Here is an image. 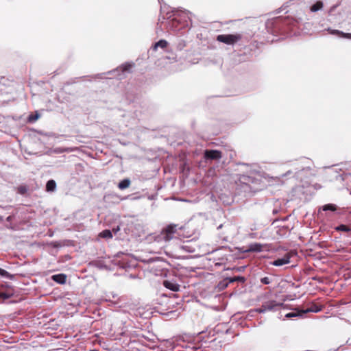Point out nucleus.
<instances>
[{"mask_svg":"<svg viewBox=\"0 0 351 351\" xmlns=\"http://www.w3.org/2000/svg\"><path fill=\"white\" fill-rule=\"evenodd\" d=\"M283 303L278 302L276 300H268L264 302L260 308L254 310L255 312L258 313H264L267 311H276L281 308Z\"/></svg>","mask_w":351,"mask_h":351,"instance_id":"1","label":"nucleus"},{"mask_svg":"<svg viewBox=\"0 0 351 351\" xmlns=\"http://www.w3.org/2000/svg\"><path fill=\"white\" fill-rule=\"evenodd\" d=\"M242 36L241 34H220L217 37V40L227 45H234L241 40Z\"/></svg>","mask_w":351,"mask_h":351,"instance_id":"2","label":"nucleus"},{"mask_svg":"<svg viewBox=\"0 0 351 351\" xmlns=\"http://www.w3.org/2000/svg\"><path fill=\"white\" fill-rule=\"evenodd\" d=\"M176 232V225L170 224L165 228L161 232L162 239L165 241L171 240Z\"/></svg>","mask_w":351,"mask_h":351,"instance_id":"3","label":"nucleus"},{"mask_svg":"<svg viewBox=\"0 0 351 351\" xmlns=\"http://www.w3.org/2000/svg\"><path fill=\"white\" fill-rule=\"evenodd\" d=\"M204 157L206 160H219L222 157V153L219 150L206 149L204 152Z\"/></svg>","mask_w":351,"mask_h":351,"instance_id":"4","label":"nucleus"},{"mask_svg":"<svg viewBox=\"0 0 351 351\" xmlns=\"http://www.w3.org/2000/svg\"><path fill=\"white\" fill-rule=\"evenodd\" d=\"M291 257V254L287 253L286 254H285V256L282 258H278V259L271 262L270 264L274 266H277V267L282 266L285 264L289 263Z\"/></svg>","mask_w":351,"mask_h":351,"instance_id":"5","label":"nucleus"},{"mask_svg":"<svg viewBox=\"0 0 351 351\" xmlns=\"http://www.w3.org/2000/svg\"><path fill=\"white\" fill-rule=\"evenodd\" d=\"M162 285L165 288L173 291H178L180 289V285L175 281L165 280Z\"/></svg>","mask_w":351,"mask_h":351,"instance_id":"6","label":"nucleus"},{"mask_svg":"<svg viewBox=\"0 0 351 351\" xmlns=\"http://www.w3.org/2000/svg\"><path fill=\"white\" fill-rule=\"evenodd\" d=\"M263 245L258 243H254L248 246V249L245 250L247 252H260L263 250Z\"/></svg>","mask_w":351,"mask_h":351,"instance_id":"7","label":"nucleus"},{"mask_svg":"<svg viewBox=\"0 0 351 351\" xmlns=\"http://www.w3.org/2000/svg\"><path fill=\"white\" fill-rule=\"evenodd\" d=\"M328 31L330 34L337 35L344 38L351 39V33H344L337 29H328Z\"/></svg>","mask_w":351,"mask_h":351,"instance_id":"8","label":"nucleus"},{"mask_svg":"<svg viewBox=\"0 0 351 351\" xmlns=\"http://www.w3.org/2000/svg\"><path fill=\"white\" fill-rule=\"evenodd\" d=\"M51 279L57 283L64 285L66 280V276L64 274L53 275Z\"/></svg>","mask_w":351,"mask_h":351,"instance_id":"9","label":"nucleus"},{"mask_svg":"<svg viewBox=\"0 0 351 351\" xmlns=\"http://www.w3.org/2000/svg\"><path fill=\"white\" fill-rule=\"evenodd\" d=\"M56 183L53 180H50L47 182L46 191L47 192H53L56 190Z\"/></svg>","mask_w":351,"mask_h":351,"instance_id":"10","label":"nucleus"},{"mask_svg":"<svg viewBox=\"0 0 351 351\" xmlns=\"http://www.w3.org/2000/svg\"><path fill=\"white\" fill-rule=\"evenodd\" d=\"M130 183H131L130 180L128 178H126V179L121 180L119 183L118 187L119 189L123 190V189L128 188L130 185Z\"/></svg>","mask_w":351,"mask_h":351,"instance_id":"11","label":"nucleus"},{"mask_svg":"<svg viewBox=\"0 0 351 351\" xmlns=\"http://www.w3.org/2000/svg\"><path fill=\"white\" fill-rule=\"evenodd\" d=\"M323 3L321 1H317L315 3H314L311 7L310 8V10L313 12H315L323 8Z\"/></svg>","mask_w":351,"mask_h":351,"instance_id":"12","label":"nucleus"},{"mask_svg":"<svg viewBox=\"0 0 351 351\" xmlns=\"http://www.w3.org/2000/svg\"><path fill=\"white\" fill-rule=\"evenodd\" d=\"M167 45L168 43L165 40H160L159 41L155 43L154 46V49L156 50L158 47L165 49L167 47Z\"/></svg>","mask_w":351,"mask_h":351,"instance_id":"13","label":"nucleus"},{"mask_svg":"<svg viewBox=\"0 0 351 351\" xmlns=\"http://www.w3.org/2000/svg\"><path fill=\"white\" fill-rule=\"evenodd\" d=\"M99 237L102 238L110 239L112 237V234L110 230H105L99 233Z\"/></svg>","mask_w":351,"mask_h":351,"instance_id":"14","label":"nucleus"},{"mask_svg":"<svg viewBox=\"0 0 351 351\" xmlns=\"http://www.w3.org/2000/svg\"><path fill=\"white\" fill-rule=\"evenodd\" d=\"M335 230L337 231H342V232H350L351 230V228H350V226H348L347 225L341 224V225H339L337 227H336Z\"/></svg>","mask_w":351,"mask_h":351,"instance_id":"15","label":"nucleus"},{"mask_svg":"<svg viewBox=\"0 0 351 351\" xmlns=\"http://www.w3.org/2000/svg\"><path fill=\"white\" fill-rule=\"evenodd\" d=\"M227 280H228V282H230V283H232V282H234L236 281L243 282L245 280V278L243 276H235V277H232V278H227Z\"/></svg>","mask_w":351,"mask_h":351,"instance_id":"16","label":"nucleus"},{"mask_svg":"<svg viewBox=\"0 0 351 351\" xmlns=\"http://www.w3.org/2000/svg\"><path fill=\"white\" fill-rule=\"evenodd\" d=\"M324 210H331V211H335L337 210V206L335 204H326L323 206Z\"/></svg>","mask_w":351,"mask_h":351,"instance_id":"17","label":"nucleus"},{"mask_svg":"<svg viewBox=\"0 0 351 351\" xmlns=\"http://www.w3.org/2000/svg\"><path fill=\"white\" fill-rule=\"evenodd\" d=\"M17 191L19 193L21 194V195H24L27 193V188L26 186H19L18 188H17Z\"/></svg>","mask_w":351,"mask_h":351,"instance_id":"18","label":"nucleus"},{"mask_svg":"<svg viewBox=\"0 0 351 351\" xmlns=\"http://www.w3.org/2000/svg\"><path fill=\"white\" fill-rule=\"evenodd\" d=\"M132 67V64L126 63L122 66V71H128L130 70V69Z\"/></svg>","mask_w":351,"mask_h":351,"instance_id":"19","label":"nucleus"},{"mask_svg":"<svg viewBox=\"0 0 351 351\" xmlns=\"http://www.w3.org/2000/svg\"><path fill=\"white\" fill-rule=\"evenodd\" d=\"M0 275L8 278L11 277V275L6 270L1 268H0Z\"/></svg>","mask_w":351,"mask_h":351,"instance_id":"20","label":"nucleus"},{"mask_svg":"<svg viewBox=\"0 0 351 351\" xmlns=\"http://www.w3.org/2000/svg\"><path fill=\"white\" fill-rule=\"evenodd\" d=\"M261 282L264 285H269L271 280L268 277H264L261 279Z\"/></svg>","mask_w":351,"mask_h":351,"instance_id":"21","label":"nucleus"},{"mask_svg":"<svg viewBox=\"0 0 351 351\" xmlns=\"http://www.w3.org/2000/svg\"><path fill=\"white\" fill-rule=\"evenodd\" d=\"M39 115L36 114L35 116L32 117V114L30 115L28 118V120L29 122H32L33 121H36L38 118Z\"/></svg>","mask_w":351,"mask_h":351,"instance_id":"22","label":"nucleus"},{"mask_svg":"<svg viewBox=\"0 0 351 351\" xmlns=\"http://www.w3.org/2000/svg\"><path fill=\"white\" fill-rule=\"evenodd\" d=\"M1 296H3V298H8V295H5V294H4V293H2V294H1Z\"/></svg>","mask_w":351,"mask_h":351,"instance_id":"23","label":"nucleus"},{"mask_svg":"<svg viewBox=\"0 0 351 351\" xmlns=\"http://www.w3.org/2000/svg\"><path fill=\"white\" fill-rule=\"evenodd\" d=\"M319 310L317 309V310H313V309H311V310H308V311H314V312H317Z\"/></svg>","mask_w":351,"mask_h":351,"instance_id":"24","label":"nucleus"},{"mask_svg":"<svg viewBox=\"0 0 351 351\" xmlns=\"http://www.w3.org/2000/svg\"><path fill=\"white\" fill-rule=\"evenodd\" d=\"M11 219H12V217L11 216L8 217V218H7L8 221H10Z\"/></svg>","mask_w":351,"mask_h":351,"instance_id":"25","label":"nucleus"},{"mask_svg":"<svg viewBox=\"0 0 351 351\" xmlns=\"http://www.w3.org/2000/svg\"><path fill=\"white\" fill-rule=\"evenodd\" d=\"M174 23H175V20H174V19H173V20H172V23L173 24Z\"/></svg>","mask_w":351,"mask_h":351,"instance_id":"26","label":"nucleus"}]
</instances>
